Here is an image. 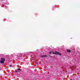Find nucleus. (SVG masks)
<instances>
[{
	"instance_id": "39448f33",
	"label": "nucleus",
	"mask_w": 80,
	"mask_h": 80,
	"mask_svg": "<svg viewBox=\"0 0 80 80\" xmlns=\"http://www.w3.org/2000/svg\"><path fill=\"white\" fill-rule=\"evenodd\" d=\"M9 67H13V65H9Z\"/></svg>"
},
{
	"instance_id": "0eeeda50",
	"label": "nucleus",
	"mask_w": 80,
	"mask_h": 80,
	"mask_svg": "<svg viewBox=\"0 0 80 80\" xmlns=\"http://www.w3.org/2000/svg\"><path fill=\"white\" fill-rule=\"evenodd\" d=\"M49 57H50V58H52V56H50V55H49Z\"/></svg>"
},
{
	"instance_id": "20e7f679",
	"label": "nucleus",
	"mask_w": 80,
	"mask_h": 80,
	"mask_svg": "<svg viewBox=\"0 0 80 80\" xmlns=\"http://www.w3.org/2000/svg\"><path fill=\"white\" fill-rule=\"evenodd\" d=\"M67 52H69V53H70V52H71V50H68L67 51Z\"/></svg>"
},
{
	"instance_id": "423d86ee",
	"label": "nucleus",
	"mask_w": 80,
	"mask_h": 80,
	"mask_svg": "<svg viewBox=\"0 0 80 80\" xmlns=\"http://www.w3.org/2000/svg\"><path fill=\"white\" fill-rule=\"evenodd\" d=\"M18 70H19L20 71H21V70H22V69L19 68L18 69Z\"/></svg>"
},
{
	"instance_id": "f257e3e1",
	"label": "nucleus",
	"mask_w": 80,
	"mask_h": 80,
	"mask_svg": "<svg viewBox=\"0 0 80 80\" xmlns=\"http://www.w3.org/2000/svg\"><path fill=\"white\" fill-rule=\"evenodd\" d=\"M1 61H0V63H4V62L5 60V59L4 58H1Z\"/></svg>"
},
{
	"instance_id": "1a4fd4ad",
	"label": "nucleus",
	"mask_w": 80,
	"mask_h": 80,
	"mask_svg": "<svg viewBox=\"0 0 80 80\" xmlns=\"http://www.w3.org/2000/svg\"><path fill=\"white\" fill-rule=\"evenodd\" d=\"M16 72H17V71H16Z\"/></svg>"
},
{
	"instance_id": "7ed1b4c3",
	"label": "nucleus",
	"mask_w": 80,
	"mask_h": 80,
	"mask_svg": "<svg viewBox=\"0 0 80 80\" xmlns=\"http://www.w3.org/2000/svg\"><path fill=\"white\" fill-rule=\"evenodd\" d=\"M48 55H41L40 56V57H41V58H43V57H47Z\"/></svg>"
},
{
	"instance_id": "6e6552de",
	"label": "nucleus",
	"mask_w": 80,
	"mask_h": 80,
	"mask_svg": "<svg viewBox=\"0 0 80 80\" xmlns=\"http://www.w3.org/2000/svg\"><path fill=\"white\" fill-rule=\"evenodd\" d=\"M49 53H50V54H51V53H52V52H50Z\"/></svg>"
},
{
	"instance_id": "f03ea898",
	"label": "nucleus",
	"mask_w": 80,
	"mask_h": 80,
	"mask_svg": "<svg viewBox=\"0 0 80 80\" xmlns=\"http://www.w3.org/2000/svg\"><path fill=\"white\" fill-rule=\"evenodd\" d=\"M55 55H61V53L55 51V52H52Z\"/></svg>"
}]
</instances>
